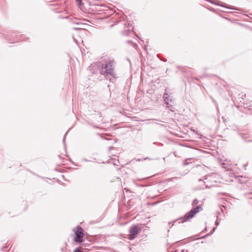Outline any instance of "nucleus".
I'll use <instances>...</instances> for the list:
<instances>
[{"mask_svg": "<svg viewBox=\"0 0 252 252\" xmlns=\"http://www.w3.org/2000/svg\"><path fill=\"white\" fill-rule=\"evenodd\" d=\"M114 147H112V146H111V147H109V148H108V150L109 151H110L111 150H113L114 149Z\"/></svg>", "mask_w": 252, "mask_h": 252, "instance_id": "dca6fc26", "label": "nucleus"}, {"mask_svg": "<svg viewBox=\"0 0 252 252\" xmlns=\"http://www.w3.org/2000/svg\"><path fill=\"white\" fill-rule=\"evenodd\" d=\"M146 159H151V158H144V160H146Z\"/></svg>", "mask_w": 252, "mask_h": 252, "instance_id": "aec40b11", "label": "nucleus"}, {"mask_svg": "<svg viewBox=\"0 0 252 252\" xmlns=\"http://www.w3.org/2000/svg\"><path fill=\"white\" fill-rule=\"evenodd\" d=\"M242 138L245 142H251L252 138L250 134L247 133L246 132L241 133Z\"/></svg>", "mask_w": 252, "mask_h": 252, "instance_id": "39448f33", "label": "nucleus"}, {"mask_svg": "<svg viewBox=\"0 0 252 252\" xmlns=\"http://www.w3.org/2000/svg\"><path fill=\"white\" fill-rule=\"evenodd\" d=\"M143 160H144V159H138L137 160V161H143Z\"/></svg>", "mask_w": 252, "mask_h": 252, "instance_id": "412c9836", "label": "nucleus"}, {"mask_svg": "<svg viewBox=\"0 0 252 252\" xmlns=\"http://www.w3.org/2000/svg\"><path fill=\"white\" fill-rule=\"evenodd\" d=\"M115 64V62L114 59H109L105 61L104 64L100 62L91 64L90 66V68L92 70L94 67H97L101 74L105 75L106 76L110 75L112 77L116 78L117 75L114 70V65Z\"/></svg>", "mask_w": 252, "mask_h": 252, "instance_id": "f257e3e1", "label": "nucleus"}, {"mask_svg": "<svg viewBox=\"0 0 252 252\" xmlns=\"http://www.w3.org/2000/svg\"><path fill=\"white\" fill-rule=\"evenodd\" d=\"M81 247H78L74 250L73 252H82V251L81 250Z\"/></svg>", "mask_w": 252, "mask_h": 252, "instance_id": "1a4fd4ad", "label": "nucleus"}, {"mask_svg": "<svg viewBox=\"0 0 252 252\" xmlns=\"http://www.w3.org/2000/svg\"><path fill=\"white\" fill-rule=\"evenodd\" d=\"M157 142H154L153 144H155V145H156L157 144Z\"/></svg>", "mask_w": 252, "mask_h": 252, "instance_id": "bb28decb", "label": "nucleus"}, {"mask_svg": "<svg viewBox=\"0 0 252 252\" xmlns=\"http://www.w3.org/2000/svg\"><path fill=\"white\" fill-rule=\"evenodd\" d=\"M139 229L136 225H132L129 230L128 239L130 240H133L135 238L137 234L139 233Z\"/></svg>", "mask_w": 252, "mask_h": 252, "instance_id": "7ed1b4c3", "label": "nucleus"}, {"mask_svg": "<svg viewBox=\"0 0 252 252\" xmlns=\"http://www.w3.org/2000/svg\"><path fill=\"white\" fill-rule=\"evenodd\" d=\"M74 30L79 31L80 32H84V30L81 28H74Z\"/></svg>", "mask_w": 252, "mask_h": 252, "instance_id": "9b49d317", "label": "nucleus"}, {"mask_svg": "<svg viewBox=\"0 0 252 252\" xmlns=\"http://www.w3.org/2000/svg\"><path fill=\"white\" fill-rule=\"evenodd\" d=\"M177 221V220H174L173 222H169V225L171 224L172 226L173 225V223L176 222Z\"/></svg>", "mask_w": 252, "mask_h": 252, "instance_id": "2eb2a0df", "label": "nucleus"}, {"mask_svg": "<svg viewBox=\"0 0 252 252\" xmlns=\"http://www.w3.org/2000/svg\"><path fill=\"white\" fill-rule=\"evenodd\" d=\"M67 134V131L64 134V137H63V143L64 146H65V138H66V136Z\"/></svg>", "mask_w": 252, "mask_h": 252, "instance_id": "ddd939ff", "label": "nucleus"}, {"mask_svg": "<svg viewBox=\"0 0 252 252\" xmlns=\"http://www.w3.org/2000/svg\"><path fill=\"white\" fill-rule=\"evenodd\" d=\"M6 38H7V40H9V41H11V40H10V39H9L10 38L6 37ZM16 39L15 40H13V41H11V43L15 42L19 40V39H18V37H17V36H16Z\"/></svg>", "mask_w": 252, "mask_h": 252, "instance_id": "9d476101", "label": "nucleus"}, {"mask_svg": "<svg viewBox=\"0 0 252 252\" xmlns=\"http://www.w3.org/2000/svg\"><path fill=\"white\" fill-rule=\"evenodd\" d=\"M160 60L161 61H163V62H166V60H164V59H161V58H159Z\"/></svg>", "mask_w": 252, "mask_h": 252, "instance_id": "6ab92c4d", "label": "nucleus"}, {"mask_svg": "<svg viewBox=\"0 0 252 252\" xmlns=\"http://www.w3.org/2000/svg\"><path fill=\"white\" fill-rule=\"evenodd\" d=\"M76 0L79 2H81V0Z\"/></svg>", "mask_w": 252, "mask_h": 252, "instance_id": "393cba45", "label": "nucleus"}, {"mask_svg": "<svg viewBox=\"0 0 252 252\" xmlns=\"http://www.w3.org/2000/svg\"><path fill=\"white\" fill-rule=\"evenodd\" d=\"M163 98L165 102L167 104H168L169 102H171L172 101V99L169 97V96L168 95V92L167 89H165V93L163 94Z\"/></svg>", "mask_w": 252, "mask_h": 252, "instance_id": "423d86ee", "label": "nucleus"}, {"mask_svg": "<svg viewBox=\"0 0 252 252\" xmlns=\"http://www.w3.org/2000/svg\"><path fill=\"white\" fill-rule=\"evenodd\" d=\"M215 224H216V225H218L219 224V221L218 220H217L215 221Z\"/></svg>", "mask_w": 252, "mask_h": 252, "instance_id": "f3484780", "label": "nucleus"}, {"mask_svg": "<svg viewBox=\"0 0 252 252\" xmlns=\"http://www.w3.org/2000/svg\"><path fill=\"white\" fill-rule=\"evenodd\" d=\"M11 36L12 37V38H14L15 35H14L12 34V35H11Z\"/></svg>", "mask_w": 252, "mask_h": 252, "instance_id": "b1692460", "label": "nucleus"}, {"mask_svg": "<svg viewBox=\"0 0 252 252\" xmlns=\"http://www.w3.org/2000/svg\"><path fill=\"white\" fill-rule=\"evenodd\" d=\"M73 40L74 41V42L76 43V44H78L79 42L76 39V37H75V35L74 34L73 35Z\"/></svg>", "mask_w": 252, "mask_h": 252, "instance_id": "f8f14e48", "label": "nucleus"}, {"mask_svg": "<svg viewBox=\"0 0 252 252\" xmlns=\"http://www.w3.org/2000/svg\"><path fill=\"white\" fill-rule=\"evenodd\" d=\"M128 27H131V26H132V25H130V24H129V23H128Z\"/></svg>", "mask_w": 252, "mask_h": 252, "instance_id": "a878e982", "label": "nucleus"}, {"mask_svg": "<svg viewBox=\"0 0 252 252\" xmlns=\"http://www.w3.org/2000/svg\"><path fill=\"white\" fill-rule=\"evenodd\" d=\"M199 203V201L197 199H194L192 202V205L194 206L197 205Z\"/></svg>", "mask_w": 252, "mask_h": 252, "instance_id": "6e6552de", "label": "nucleus"}, {"mask_svg": "<svg viewBox=\"0 0 252 252\" xmlns=\"http://www.w3.org/2000/svg\"><path fill=\"white\" fill-rule=\"evenodd\" d=\"M210 235V234H207V235H206L205 236H204V237H206L207 236H209Z\"/></svg>", "mask_w": 252, "mask_h": 252, "instance_id": "5701e85b", "label": "nucleus"}, {"mask_svg": "<svg viewBox=\"0 0 252 252\" xmlns=\"http://www.w3.org/2000/svg\"><path fill=\"white\" fill-rule=\"evenodd\" d=\"M224 165H225L224 164H223L222 167L226 169V170H229L230 169V168L226 167L224 166Z\"/></svg>", "mask_w": 252, "mask_h": 252, "instance_id": "4468645a", "label": "nucleus"}, {"mask_svg": "<svg viewBox=\"0 0 252 252\" xmlns=\"http://www.w3.org/2000/svg\"><path fill=\"white\" fill-rule=\"evenodd\" d=\"M216 229V227H214L213 229V231L211 234H212L215 231Z\"/></svg>", "mask_w": 252, "mask_h": 252, "instance_id": "a211bd4d", "label": "nucleus"}, {"mask_svg": "<svg viewBox=\"0 0 252 252\" xmlns=\"http://www.w3.org/2000/svg\"><path fill=\"white\" fill-rule=\"evenodd\" d=\"M101 138L103 139H105V140H107V139L106 138H105V137H103L102 136H101Z\"/></svg>", "mask_w": 252, "mask_h": 252, "instance_id": "4be33fe9", "label": "nucleus"}, {"mask_svg": "<svg viewBox=\"0 0 252 252\" xmlns=\"http://www.w3.org/2000/svg\"><path fill=\"white\" fill-rule=\"evenodd\" d=\"M83 229L82 227L78 226L76 228V230L75 231V237L74 241L76 242H80L82 241V239L84 237Z\"/></svg>", "mask_w": 252, "mask_h": 252, "instance_id": "20e7f679", "label": "nucleus"}, {"mask_svg": "<svg viewBox=\"0 0 252 252\" xmlns=\"http://www.w3.org/2000/svg\"><path fill=\"white\" fill-rule=\"evenodd\" d=\"M89 68L90 70L91 71V72H92V73L95 74V73H96L97 72V71L99 72V69L97 67H94L93 68V69H92V70L90 68V67H89Z\"/></svg>", "mask_w": 252, "mask_h": 252, "instance_id": "0eeeda50", "label": "nucleus"}, {"mask_svg": "<svg viewBox=\"0 0 252 252\" xmlns=\"http://www.w3.org/2000/svg\"><path fill=\"white\" fill-rule=\"evenodd\" d=\"M201 209V207L198 205L196 207L192 209L190 211L188 212L183 218H181L179 219V220H182L180 221H179V223H183L184 221H187L189 219L192 218L195 215L200 211V210Z\"/></svg>", "mask_w": 252, "mask_h": 252, "instance_id": "f03ea898", "label": "nucleus"}, {"mask_svg": "<svg viewBox=\"0 0 252 252\" xmlns=\"http://www.w3.org/2000/svg\"><path fill=\"white\" fill-rule=\"evenodd\" d=\"M201 181H202V179H199V180H198L199 182H200Z\"/></svg>", "mask_w": 252, "mask_h": 252, "instance_id": "cd10ccee", "label": "nucleus"}]
</instances>
